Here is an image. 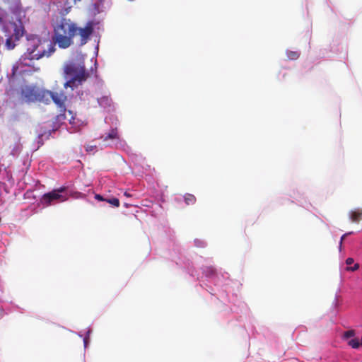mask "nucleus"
Here are the masks:
<instances>
[{
  "instance_id": "nucleus-8",
  "label": "nucleus",
  "mask_w": 362,
  "mask_h": 362,
  "mask_svg": "<svg viewBox=\"0 0 362 362\" xmlns=\"http://www.w3.org/2000/svg\"><path fill=\"white\" fill-rule=\"evenodd\" d=\"M93 32V25L88 22L84 28H78L76 35L80 36V45L86 44Z\"/></svg>"
},
{
  "instance_id": "nucleus-4",
  "label": "nucleus",
  "mask_w": 362,
  "mask_h": 362,
  "mask_svg": "<svg viewBox=\"0 0 362 362\" xmlns=\"http://www.w3.org/2000/svg\"><path fill=\"white\" fill-rule=\"evenodd\" d=\"M5 40V46L8 49H12L15 47L16 42L23 35V29L22 26L17 25L16 23L9 22L5 24L2 29Z\"/></svg>"
},
{
  "instance_id": "nucleus-3",
  "label": "nucleus",
  "mask_w": 362,
  "mask_h": 362,
  "mask_svg": "<svg viewBox=\"0 0 362 362\" xmlns=\"http://www.w3.org/2000/svg\"><path fill=\"white\" fill-rule=\"evenodd\" d=\"M77 25L70 19L61 18L57 20L54 25L53 42L59 48L66 49L73 43V38L76 35Z\"/></svg>"
},
{
  "instance_id": "nucleus-21",
  "label": "nucleus",
  "mask_w": 362,
  "mask_h": 362,
  "mask_svg": "<svg viewBox=\"0 0 362 362\" xmlns=\"http://www.w3.org/2000/svg\"><path fill=\"white\" fill-rule=\"evenodd\" d=\"M354 259H353V258L349 257V258H347V259H346V264L347 265H351V264H353V263H354Z\"/></svg>"
},
{
  "instance_id": "nucleus-2",
  "label": "nucleus",
  "mask_w": 362,
  "mask_h": 362,
  "mask_svg": "<svg viewBox=\"0 0 362 362\" xmlns=\"http://www.w3.org/2000/svg\"><path fill=\"white\" fill-rule=\"evenodd\" d=\"M63 76L66 80L64 87L71 90L81 86L90 77L83 59H77L67 62L63 68Z\"/></svg>"
},
{
  "instance_id": "nucleus-5",
  "label": "nucleus",
  "mask_w": 362,
  "mask_h": 362,
  "mask_svg": "<svg viewBox=\"0 0 362 362\" xmlns=\"http://www.w3.org/2000/svg\"><path fill=\"white\" fill-rule=\"evenodd\" d=\"M42 98L45 103H47L49 99H52L57 106L60 109V114L57 116V120L62 122L66 119V105L65 103L67 97L62 90L60 92H54L51 90H42Z\"/></svg>"
},
{
  "instance_id": "nucleus-13",
  "label": "nucleus",
  "mask_w": 362,
  "mask_h": 362,
  "mask_svg": "<svg viewBox=\"0 0 362 362\" xmlns=\"http://www.w3.org/2000/svg\"><path fill=\"white\" fill-rule=\"evenodd\" d=\"M111 99L107 96H104L98 99V103L100 105L109 106L110 105Z\"/></svg>"
},
{
  "instance_id": "nucleus-19",
  "label": "nucleus",
  "mask_w": 362,
  "mask_h": 362,
  "mask_svg": "<svg viewBox=\"0 0 362 362\" xmlns=\"http://www.w3.org/2000/svg\"><path fill=\"white\" fill-rule=\"evenodd\" d=\"M351 233H352V232L346 233L344 234V235L341 236V240H340V243H339V247H341L342 242H343V240H344V238H345L347 235H350V234H351Z\"/></svg>"
},
{
  "instance_id": "nucleus-1",
  "label": "nucleus",
  "mask_w": 362,
  "mask_h": 362,
  "mask_svg": "<svg viewBox=\"0 0 362 362\" xmlns=\"http://www.w3.org/2000/svg\"><path fill=\"white\" fill-rule=\"evenodd\" d=\"M54 51V45L47 40H42L37 37L28 39L26 45V52L21 57L19 64L22 66H32L34 71H39V67H34L33 60H38L43 57H48Z\"/></svg>"
},
{
  "instance_id": "nucleus-11",
  "label": "nucleus",
  "mask_w": 362,
  "mask_h": 362,
  "mask_svg": "<svg viewBox=\"0 0 362 362\" xmlns=\"http://www.w3.org/2000/svg\"><path fill=\"white\" fill-rule=\"evenodd\" d=\"M117 138V130L116 129H112L106 136H103V140L104 141H106L108 139H115Z\"/></svg>"
},
{
  "instance_id": "nucleus-17",
  "label": "nucleus",
  "mask_w": 362,
  "mask_h": 362,
  "mask_svg": "<svg viewBox=\"0 0 362 362\" xmlns=\"http://www.w3.org/2000/svg\"><path fill=\"white\" fill-rule=\"evenodd\" d=\"M354 335H355V331L353 329H351V330H348L344 333L343 338L344 339H347L350 337H354Z\"/></svg>"
},
{
  "instance_id": "nucleus-20",
  "label": "nucleus",
  "mask_w": 362,
  "mask_h": 362,
  "mask_svg": "<svg viewBox=\"0 0 362 362\" xmlns=\"http://www.w3.org/2000/svg\"><path fill=\"white\" fill-rule=\"evenodd\" d=\"M359 268L358 264H355L354 267H349L347 269L351 271H356Z\"/></svg>"
},
{
  "instance_id": "nucleus-12",
  "label": "nucleus",
  "mask_w": 362,
  "mask_h": 362,
  "mask_svg": "<svg viewBox=\"0 0 362 362\" xmlns=\"http://www.w3.org/2000/svg\"><path fill=\"white\" fill-rule=\"evenodd\" d=\"M286 56L290 60H296L299 57L300 53L297 51L287 50Z\"/></svg>"
},
{
  "instance_id": "nucleus-16",
  "label": "nucleus",
  "mask_w": 362,
  "mask_h": 362,
  "mask_svg": "<svg viewBox=\"0 0 362 362\" xmlns=\"http://www.w3.org/2000/svg\"><path fill=\"white\" fill-rule=\"evenodd\" d=\"M105 201L115 207L119 206V201L117 198L107 199Z\"/></svg>"
},
{
  "instance_id": "nucleus-15",
  "label": "nucleus",
  "mask_w": 362,
  "mask_h": 362,
  "mask_svg": "<svg viewBox=\"0 0 362 362\" xmlns=\"http://www.w3.org/2000/svg\"><path fill=\"white\" fill-rule=\"evenodd\" d=\"M348 344L354 349H358L360 346V342L357 339H352L348 342Z\"/></svg>"
},
{
  "instance_id": "nucleus-18",
  "label": "nucleus",
  "mask_w": 362,
  "mask_h": 362,
  "mask_svg": "<svg viewBox=\"0 0 362 362\" xmlns=\"http://www.w3.org/2000/svg\"><path fill=\"white\" fill-rule=\"evenodd\" d=\"M95 148H96V146H95V145L94 146L93 145H89L88 144V145H87L86 146V151L87 152H92V151H93L95 149Z\"/></svg>"
},
{
  "instance_id": "nucleus-10",
  "label": "nucleus",
  "mask_w": 362,
  "mask_h": 362,
  "mask_svg": "<svg viewBox=\"0 0 362 362\" xmlns=\"http://www.w3.org/2000/svg\"><path fill=\"white\" fill-rule=\"evenodd\" d=\"M184 199L186 204H194L196 203L197 199L194 195L192 194L187 193L184 196Z\"/></svg>"
},
{
  "instance_id": "nucleus-23",
  "label": "nucleus",
  "mask_w": 362,
  "mask_h": 362,
  "mask_svg": "<svg viewBox=\"0 0 362 362\" xmlns=\"http://www.w3.org/2000/svg\"><path fill=\"white\" fill-rule=\"evenodd\" d=\"M124 196H126L127 197H130L132 195L129 193L126 192H124Z\"/></svg>"
},
{
  "instance_id": "nucleus-9",
  "label": "nucleus",
  "mask_w": 362,
  "mask_h": 362,
  "mask_svg": "<svg viewBox=\"0 0 362 362\" xmlns=\"http://www.w3.org/2000/svg\"><path fill=\"white\" fill-rule=\"evenodd\" d=\"M349 216L352 222L358 223L362 219V209L351 211Z\"/></svg>"
},
{
  "instance_id": "nucleus-6",
  "label": "nucleus",
  "mask_w": 362,
  "mask_h": 362,
  "mask_svg": "<svg viewBox=\"0 0 362 362\" xmlns=\"http://www.w3.org/2000/svg\"><path fill=\"white\" fill-rule=\"evenodd\" d=\"M67 187H61L54 189L52 191L43 194L41 199V203L46 206L50 205L54 201L64 202L66 201L71 194H68Z\"/></svg>"
},
{
  "instance_id": "nucleus-7",
  "label": "nucleus",
  "mask_w": 362,
  "mask_h": 362,
  "mask_svg": "<svg viewBox=\"0 0 362 362\" xmlns=\"http://www.w3.org/2000/svg\"><path fill=\"white\" fill-rule=\"evenodd\" d=\"M21 100L22 103H31L36 100L44 101L42 98V91L39 92L32 87H25L21 92Z\"/></svg>"
},
{
  "instance_id": "nucleus-14",
  "label": "nucleus",
  "mask_w": 362,
  "mask_h": 362,
  "mask_svg": "<svg viewBox=\"0 0 362 362\" xmlns=\"http://www.w3.org/2000/svg\"><path fill=\"white\" fill-rule=\"evenodd\" d=\"M204 274L206 276H213L216 274V269L213 267H206L204 269Z\"/></svg>"
},
{
  "instance_id": "nucleus-22",
  "label": "nucleus",
  "mask_w": 362,
  "mask_h": 362,
  "mask_svg": "<svg viewBox=\"0 0 362 362\" xmlns=\"http://www.w3.org/2000/svg\"><path fill=\"white\" fill-rule=\"evenodd\" d=\"M95 197L99 201H105V199L100 194H96Z\"/></svg>"
}]
</instances>
